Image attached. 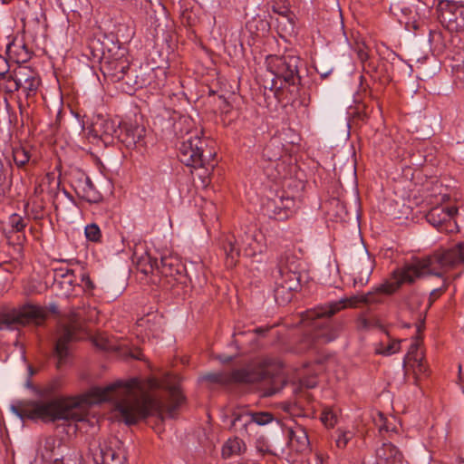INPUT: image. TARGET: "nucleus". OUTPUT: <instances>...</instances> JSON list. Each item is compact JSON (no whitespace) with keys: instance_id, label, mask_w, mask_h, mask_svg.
Returning <instances> with one entry per match:
<instances>
[{"instance_id":"obj_1","label":"nucleus","mask_w":464,"mask_h":464,"mask_svg":"<svg viewBox=\"0 0 464 464\" xmlns=\"http://www.w3.org/2000/svg\"><path fill=\"white\" fill-rule=\"evenodd\" d=\"M161 384L156 379L141 382L137 378L130 381H117L105 387H92L87 392L75 397H61L49 401H39L31 407L18 411H13L21 418L43 419L55 421L63 420L72 422H83L89 420L90 407L107 401H113L115 410L122 420L132 425L150 414L160 413L164 409L169 414L182 402L184 397L177 386L169 388L170 403L157 399L150 393V390L160 388Z\"/></svg>"},{"instance_id":"obj_2","label":"nucleus","mask_w":464,"mask_h":464,"mask_svg":"<svg viewBox=\"0 0 464 464\" xmlns=\"http://www.w3.org/2000/svg\"><path fill=\"white\" fill-rule=\"evenodd\" d=\"M433 270L432 256L413 258L410 263L394 269L388 278L367 294L353 295L317 307L307 312L306 317L310 320H316L324 316L330 317L346 307L354 308L362 304L382 303L385 296L397 292L403 284H412L416 279L430 276L433 274Z\"/></svg>"},{"instance_id":"obj_3","label":"nucleus","mask_w":464,"mask_h":464,"mask_svg":"<svg viewBox=\"0 0 464 464\" xmlns=\"http://www.w3.org/2000/svg\"><path fill=\"white\" fill-rule=\"evenodd\" d=\"M202 380L212 383L227 385L237 383H260L264 396L269 397L282 389V380L272 375L270 371L264 366L255 368L235 370L232 372H210L203 375Z\"/></svg>"},{"instance_id":"obj_4","label":"nucleus","mask_w":464,"mask_h":464,"mask_svg":"<svg viewBox=\"0 0 464 464\" xmlns=\"http://www.w3.org/2000/svg\"><path fill=\"white\" fill-rule=\"evenodd\" d=\"M192 121L188 117H180L173 125L174 131L183 139L179 147V159L186 166L197 169L206 165L212 157L207 151V143L198 131H190Z\"/></svg>"},{"instance_id":"obj_5","label":"nucleus","mask_w":464,"mask_h":464,"mask_svg":"<svg viewBox=\"0 0 464 464\" xmlns=\"http://www.w3.org/2000/svg\"><path fill=\"white\" fill-rule=\"evenodd\" d=\"M300 260L293 254L285 253L278 261L276 269L273 272L275 278V299L280 304L289 303L293 292L300 285Z\"/></svg>"},{"instance_id":"obj_6","label":"nucleus","mask_w":464,"mask_h":464,"mask_svg":"<svg viewBox=\"0 0 464 464\" xmlns=\"http://www.w3.org/2000/svg\"><path fill=\"white\" fill-rule=\"evenodd\" d=\"M124 49L118 48V52L111 57H104V61L102 63V70L105 77L113 82H122V85H126V88L122 86V89L129 92L134 90V86L138 84V82L130 71V63L126 57H124Z\"/></svg>"},{"instance_id":"obj_7","label":"nucleus","mask_w":464,"mask_h":464,"mask_svg":"<svg viewBox=\"0 0 464 464\" xmlns=\"http://www.w3.org/2000/svg\"><path fill=\"white\" fill-rule=\"evenodd\" d=\"M47 312L41 306L27 304L18 310L0 316V330L14 329L28 324L40 325L45 320Z\"/></svg>"},{"instance_id":"obj_8","label":"nucleus","mask_w":464,"mask_h":464,"mask_svg":"<svg viewBox=\"0 0 464 464\" xmlns=\"http://www.w3.org/2000/svg\"><path fill=\"white\" fill-rule=\"evenodd\" d=\"M41 80L38 73L28 66H17L13 70V77L5 84L6 92L21 90L26 98L34 97L39 89Z\"/></svg>"},{"instance_id":"obj_9","label":"nucleus","mask_w":464,"mask_h":464,"mask_svg":"<svg viewBox=\"0 0 464 464\" xmlns=\"http://www.w3.org/2000/svg\"><path fill=\"white\" fill-rule=\"evenodd\" d=\"M300 58L294 54H285L272 58L269 66L276 79L283 80L285 84L297 88L301 78L298 73Z\"/></svg>"},{"instance_id":"obj_10","label":"nucleus","mask_w":464,"mask_h":464,"mask_svg":"<svg viewBox=\"0 0 464 464\" xmlns=\"http://www.w3.org/2000/svg\"><path fill=\"white\" fill-rule=\"evenodd\" d=\"M464 264V244H458L453 248L437 254V278L442 277L443 286L455 276H446L451 268Z\"/></svg>"},{"instance_id":"obj_11","label":"nucleus","mask_w":464,"mask_h":464,"mask_svg":"<svg viewBox=\"0 0 464 464\" xmlns=\"http://www.w3.org/2000/svg\"><path fill=\"white\" fill-rule=\"evenodd\" d=\"M80 330L81 325L75 320H71L69 324L63 325L59 330V335L53 351V355L57 359V368H61L66 363L69 356L68 344L77 338V334Z\"/></svg>"},{"instance_id":"obj_12","label":"nucleus","mask_w":464,"mask_h":464,"mask_svg":"<svg viewBox=\"0 0 464 464\" xmlns=\"http://www.w3.org/2000/svg\"><path fill=\"white\" fill-rule=\"evenodd\" d=\"M295 207V198L282 192L268 198L264 204V210L269 218L285 220L292 215Z\"/></svg>"},{"instance_id":"obj_13","label":"nucleus","mask_w":464,"mask_h":464,"mask_svg":"<svg viewBox=\"0 0 464 464\" xmlns=\"http://www.w3.org/2000/svg\"><path fill=\"white\" fill-rule=\"evenodd\" d=\"M183 265L173 256H163L158 264L157 276L166 280V285H174L175 283H184L185 276Z\"/></svg>"},{"instance_id":"obj_14","label":"nucleus","mask_w":464,"mask_h":464,"mask_svg":"<svg viewBox=\"0 0 464 464\" xmlns=\"http://www.w3.org/2000/svg\"><path fill=\"white\" fill-rule=\"evenodd\" d=\"M273 420V415L267 411L250 412L247 411H242L234 412L232 426L236 430L246 431L247 427L253 423L264 426L272 422Z\"/></svg>"},{"instance_id":"obj_15","label":"nucleus","mask_w":464,"mask_h":464,"mask_svg":"<svg viewBox=\"0 0 464 464\" xmlns=\"http://www.w3.org/2000/svg\"><path fill=\"white\" fill-rule=\"evenodd\" d=\"M72 187L76 195L90 203H98L102 200V194L96 189L92 179L85 173H79L72 179Z\"/></svg>"},{"instance_id":"obj_16","label":"nucleus","mask_w":464,"mask_h":464,"mask_svg":"<svg viewBox=\"0 0 464 464\" xmlns=\"http://www.w3.org/2000/svg\"><path fill=\"white\" fill-rule=\"evenodd\" d=\"M65 451H67V447L60 440L48 437L41 450V457L44 461L50 464H64Z\"/></svg>"},{"instance_id":"obj_17","label":"nucleus","mask_w":464,"mask_h":464,"mask_svg":"<svg viewBox=\"0 0 464 464\" xmlns=\"http://www.w3.org/2000/svg\"><path fill=\"white\" fill-rule=\"evenodd\" d=\"M93 131L105 144L119 140L121 122L112 119H98L93 124Z\"/></svg>"},{"instance_id":"obj_18","label":"nucleus","mask_w":464,"mask_h":464,"mask_svg":"<svg viewBox=\"0 0 464 464\" xmlns=\"http://www.w3.org/2000/svg\"><path fill=\"white\" fill-rule=\"evenodd\" d=\"M375 456L380 464H406L402 452L390 441H383L375 450Z\"/></svg>"},{"instance_id":"obj_19","label":"nucleus","mask_w":464,"mask_h":464,"mask_svg":"<svg viewBox=\"0 0 464 464\" xmlns=\"http://www.w3.org/2000/svg\"><path fill=\"white\" fill-rule=\"evenodd\" d=\"M417 2L418 0H394L391 4L390 10L401 24H409L415 19Z\"/></svg>"},{"instance_id":"obj_20","label":"nucleus","mask_w":464,"mask_h":464,"mask_svg":"<svg viewBox=\"0 0 464 464\" xmlns=\"http://www.w3.org/2000/svg\"><path fill=\"white\" fill-rule=\"evenodd\" d=\"M457 11L454 5L440 1L437 5V22L450 31L457 29Z\"/></svg>"},{"instance_id":"obj_21","label":"nucleus","mask_w":464,"mask_h":464,"mask_svg":"<svg viewBox=\"0 0 464 464\" xmlns=\"http://www.w3.org/2000/svg\"><path fill=\"white\" fill-rule=\"evenodd\" d=\"M288 444L296 452H304L309 449V439L303 426H295L288 430Z\"/></svg>"},{"instance_id":"obj_22","label":"nucleus","mask_w":464,"mask_h":464,"mask_svg":"<svg viewBox=\"0 0 464 464\" xmlns=\"http://www.w3.org/2000/svg\"><path fill=\"white\" fill-rule=\"evenodd\" d=\"M316 332L314 337L322 343L334 341L342 330V324L339 323H314Z\"/></svg>"},{"instance_id":"obj_23","label":"nucleus","mask_w":464,"mask_h":464,"mask_svg":"<svg viewBox=\"0 0 464 464\" xmlns=\"http://www.w3.org/2000/svg\"><path fill=\"white\" fill-rule=\"evenodd\" d=\"M121 132L119 140L127 147L135 146L142 140L145 135V130L134 124H124L122 129L121 128Z\"/></svg>"},{"instance_id":"obj_24","label":"nucleus","mask_w":464,"mask_h":464,"mask_svg":"<svg viewBox=\"0 0 464 464\" xmlns=\"http://www.w3.org/2000/svg\"><path fill=\"white\" fill-rule=\"evenodd\" d=\"M7 53L14 58L17 63L27 62L31 53L23 41H14L7 45Z\"/></svg>"},{"instance_id":"obj_25","label":"nucleus","mask_w":464,"mask_h":464,"mask_svg":"<svg viewBox=\"0 0 464 464\" xmlns=\"http://www.w3.org/2000/svg\"><path fill=\"white\" fill-rule=\"evenodd\" d=\"M246 450V446L245 442L237 438H232L226 441V443L222 447V457L225 459L231 458L235 455H240L245 452Z\"/></svg>"},{"instance_id":"obj_26","label":"nucleus","mask_w":464,"mask_h":464,"mask_svg":"<svg viewBox=\"0 0 464 464\" xmlns=\"http://www.w3.org/2000/svg\"><path fill=\"white\" fill-rule=\"evenodd\" d=\"M13 159L18 167H23L30 160L36 162V158L29 145H20L13 149Z\"/></svg>"},{"instance_id":"obj_27","label":"nucleus","mask_w":464,"mask_h":464,"mask_svg":"<svg viewBox=\"0 0 464 464\" xmlns=\"http://www.w3.org/2000/svg\"><path fill=\"white\" fill-rule=\"evenodd\" d=\"M282 155V147L276 140H271L263 150L262 156L265 160L270 161L272 168L276 169L280 166L277 160Z\"/></svg>"},{"instance_id":"obj_28","label":"nucleus","mask_w":464,"mask_h":464,"mask_svg":"<svg viewBox=\"0 0 464 464\" xmlns=\"http://www.w3.org/2000/svg\"><path fill=\"white\" fill-rule=\"evenodd\" d=\"M100 458L102 464H123L125 459L121 452L106 445L101 446Z\"/></svg>"},{"instance_id":"obj_29","label":"nucleus","mask_w":464,"mask_h":464,"mask_svg":"<svg viewBox=\"0 0 464 464\" xmlns=\"http://www.w3.org/2000/svg\"><path fill=\"white\" fill-rule=\"evenodd\" d=\"M423 354L420 350V340L415 339L410 345L407 354L404 357L403 364H410L411 362L416 363L420 368V371L422 370V361Z\"/></svg>"},{"instance_id":"obj_30","label":"nucleus","mask_w":464,"mask_h":464,"mask_svg":"<svg viewBox=\"0 0 464 464\" xmlns=\"http://www.w3.org/2000/svg\"><path fill=\"white\" fill-rule=\"evenodd\" d=\"M159 261L150 254L144 253L137 260L138 269L144 275L154 274L158 270Z\"/></svg>"},{"instance_id":"obj_31","label":"nucleus","mask_w":464,"mask_h":464,"mask_svg":"<svg viewBox=\"0 0 464 464\" xmlns=\"http://www.w3.org/2000/svg\"><path fill=\"white\" fill-rule=\"evenodd\" d=\"M276 26L281 36H292L296 34L295 15L276 19Z\"/></svg>"},{"instance_id":"obj_32","label":"nucleus","mask_w":464,"mask_h":464,"mask_svg":"<svg viewBox=\"0 0 464 464\" xmlns=\"http://www.w3.org/2000/svg\"><path fill=\"white\" fill-rule=\"evenodd\" d=\"M238 245L239 243L233 237H227L223 244L224 252L230 266L235 263L236 258L239 256Z\"/></svg>"},{"instance_id":"obj_33","label":"nucleus","mask_w":464,"mask_h":464,"mask_svg":"<svg viewBox=\"0 0 464 464\" xmlns=\"http://www.w3.org/2000/svg\"><path fill=\"white\" fill-rule=\"evenodd\" d=\"M401 342L402 340L393 339L391 340L387 345L383 343H379L375 347V353L384 356L394 354L401 350Z\"/></svg>"},{"instance_id":"obj_34","label":"nucleus","mask_w":464,"mask_h":464,"mask_svg":"<svg viewBox=\"0 0 464 464\" xmlns=\"http://www.w3.org/2000/svg\"><path fill=\"white\" fill-rule=\"evenodd\" d=\"M13 77V71H10L8 61L0 55V81L2 87L5 90V84Z\"/></svg>"},{"instance_id":"obj_35","label":"nucleus","mask_w":464,"mask_h":464,"mask_svg":"<svg viewBox=\"0 0 464 464\" xmlns=\"http://www.w3.org/2000/svg\"><path fill=\"white\" fill-rule=\"evenodd\" d=\"M86 238L92 242H99L102 238V231L95 223L88 224L84 228Z\"/></svg>"},{"instance_id":"obj_36","label":"nucleus","mask_w":464,"mask_h":464,"mask_svg":"<svg viewBox=\"0 0 464 464\" xmlns=\"http://www.w3.org/2000/svg\"><path fill=\"white\" fill-rule=\"evenodd\" d=\"M337 438L335 440L336 446L339 449H343L346 447L348 442L353 439V432L350 430H337Z\"/></svg>"},{"instance_id":"obj_37","label":"nucleus","mask_w":464,"mask_h":464,"mask_svg":"<svg viewBox=\"0 0 464 464\" xmlns=\"http://www.w3.org/2000/svg\"><path fill=\"white\" fill-rule=\"evenodd\" d=\"M260 236V233L257 234L256 231H254L251 235L246 233L245 237L241 238L240 244L253 249V251L256 252L257 249L255 246V243L257 242V237ZM258 251L261 252V249H258Z\"/></svg>"},{"instance_id":"obj_38","label":"nucleus","mask_w":464,"mask_h":464,"mask_svg":"<svg viewBox=\"0 0 464 464\" xmlns=\"http://www.w3.org/2000/svg\"><path fill=\"white\" fill-rule=\"evenodd\" d=\"M9 225L14 231L19 232L26 227V221L20 215L13 214L9 218Z\"/></svg>"},{"instance_id":"obj_39","label":"nucleus","mask_w":464,"mask_h":464,"mask_svg":"<svg viewBox=\"0 0 464 464\" xmlns=\"http://www.w3.org/2000/svg\"><path fill=\"white\" fill-rule=\"evenodd\" d=\"M372 274V268L367 267L363 272L362 271L359 276H354L353 278V285L362 286L366 285L369 281L370 276Z\"/></svg>"},{"instance_id":"obj_40","label":"nucleus","mask_w":464,"mask_h":464,"mask_svg":"<svg viewBox=\"0 0 464 464\" xmlns=\"http://www.w3.org/2000/svg\"><path fill=\"white\" fill-rule=\"evenodd\" d=\"M60 284L63 287L66 288L67 291L72 290L74 285H79L77 282L76 273H69L68 276H64Z\"/></svg>"},{"instance_id":"obj_41","label":"nucleus","mask_w":464,"mask_h":464,"mask_svg":"<svg viewBox=\"0 0 464 464\" xmlns=\"http://www.w3.org/2000/svg\"><path fill=\"white\" fill-rule=\"evenodd\" d=\"M80 278L81 284H79L78 285H81L85 292H92L94 289V284L91 280L88 274L81 272Z\"/></svg>"},{"instance_id":"obj_42","label":"nucleus","mask_w":464,"mask_h":464,"mask_svg":"<svg viewBox=\"0 0 464 464\" xmlns=\"http://www.w3.org/2000/svg\"><path fill=\"white\" fill-rule=\"evenodd\" d=\"M256 449L261 454H273L267 440L264 437H260L256 441Z\"/></svg>"},{"instance_id":"obj_43","label":"nucleus","mask_w":464,"mask_h":464,"mask_svg":"<svg viewBox=\"0 0 464 464\" xmlns=\"http://www.w3.org/2000/svg\"><path fill=\"white\" fill-rule=\"evenodd\" d=\"M321 420L326 427L332 428L336 423V416L332 411L327 410L323 412Z\"/></svg>"},{"instance_id":"obj_44","label":"nucleus","mask_w":464,"mask_h":464,"mask_svg":"<svg viewBox=\"0 0 464 464\" xmlns=\"http://www.w3.org/2000/svg\"><path fill=\"white\" fill-rule=\"evenodd\" d=\"M61 385L62 384L60 380H54L43 389V394L45 396H49L54 393L61 387Z\"/></svg>"},{"instance_id":"obj_45","label":"nucleus","mask_w":464,"mask_h":464,"mask_svg":"<svg viewBox=\"0 0 464 464\" xmlns=\"http://www.w3.org/2000/svg\"><path fill=\"white\" fill-rule=\"evenodd\" d=\"M55 278L63 279L64 276H68L69 273H76V270L70 269L68 267H59L55 269Z\"/></svg>"},{"instance_id":"obj_46","label":"nucleus","mask_w":464,"mask_h":464,"mask_svg":"<svg viewBox=\"0 0 464 464\" xmlns=\"http://www.w3.org/2000/svg\"><path fill=\"white\" fill-rule=\"evenodd\" d=\"M380 419L383 422L380 425V431L385 430L387 432L389 431H395V428L392 427L387 418H385L382 414H380Z\"/></svg>"},{"instance_id":"obj_47","label":"nucleus","mask_w":464,"mask_h":464,"mask_svg":"<svg viewBox=\"0 0 464 464\" xmlns=\"http://www.w3.org/2000/svg\"><path fill=\"white\" fill-rule=\"evenodd\" d=\"M441 212L445 214V217L451 218L458 213V208L455 206L441 207Z\"/></svg>"},{"instance_id":"obj_48","label":"nucleus","mask_w":464,"mask_h":464,"mask_svg":"<svg viewBox=\"0 0 464 464\" xmlns=\"http://www.w3.org/2000/svg\"><path fill=\"white\" fill-rule=\"evenodd\" d=\"M272 10H273L274 13H276V14H279V16H280L279 18H284V16L289 17L290 15L293 14L292 12L289 9L285 8V7H284V8H277L276 6L274 5L272 7Z\"/></svg>"},{"instance_id":"obj_49","label":"nucleus","mask_w":464,"mask_h":464,"mask_svg":"<svg viewBox=\"0 0 464 464\" xmlns=\"http://www.w3.org/2000/svg\"><path fill=\"white\" fill-rule=\"evenodd\" d=\"M452 68L455 70L457 77L464 82V61L463 63H456L452 66Z\"/></svg>"},{"instance_id":"obj_50","label":"nucleus","mask_w":464,"mask_h":464,"mask_svg":"<svg viewBox=\"0 0 464 464\" xmlns=\"http://www.w3.org/2000/svg\"><path fill=\"white\" fill-rule=\"evenodd\" d=\"M265 171H266V175H267L270 179H278V178H279V173H278V174H274V173H273V171H272V169H270V167H266V168L265 169Z\"/></svg>"},{"instance_id":"obj_51","label":"nucleus","mask_w":464,"mask_h":464,"mask_svg":"<svg viewBox=\"0 0 464 464\" xmlns=\"http://www.w3.org/2000/svg\"><path fill=\"white\" fill-rule=\"evenodd\" d=\"M426 219L430 224L435 226V217L431 210L426 215Z\"/></svg>"},{"instance_id":"obj_52","label":"nucleus","mask_w":464,"mask_h":464,"mask_svg":"<svg viewBox=\"0 0 464 464\" xmlns=\"http://www.w3.org/2000/svg\"><path fill=\"white\" fill-rule=\"evenodd\" d=\"M220 360L223 362H228L231 361V357H224V358H220Z\"/></svg>"},{"instance_id":"obj_53","label":"nucleus","mask_w":464,"mask_h":464,"mask_svg":"<svg viewBox=\"0 0 464 464\" xmlns=\"http://www.w3.org/2000/svg\"><path fill=\"white\" fill-rule=\"evenodd\" d=\"M442 228H443V225H441V224H437V230L441 231V230H442Z\"/></svg>"},{"instance_id":"obj_54","label":"nucleus","mask_w":464,"mask_h":464,"mask_svg":"<svg viewBox=\"0 0 464 464\" xmlns=\"http://www.w3.org/2000/svg\"><path fill=\"white\" fill-rule=\"evenodd\" d=\"M320 72V73L322 74V76H324V77H325V76H327V75L329 74V72Z\"/></svg>"},{"instance_id":"obj_55","label":"nucleus","mask_w":464,"mask_h":464,"mask_svg":"<svg viewBox=\"0 0 464 464\" xmlns=\"http://www.w3.org/2000/svg\"><path fill=\"white\" fill-rule=\"evenodd\" d=\"M102 349H107L108 346L105 344H98Z\"/></svg>"},{"instance_id":"obj_56","label":"nucleus","mask_w":464,"mask_h":464,"mask_svg":"<svg viewBox=\"0 0 464 464\" xmlns=\"http://www.w3.org/2000/svg\"><path fill=\"white\" fill-rule=\"evenodd\" d=\"M457 464H464V460H463V459H458V463H457Z\"/></svg>"},{"instance_id":"obj_57","label":"nucleus","mask_w":464,"mask_h":464,"mask_svg":"<svg viewBox=\"0 0 464 464\" xmlns=\"http://www.w3.org/2000/svg\"><path fill=\"white\" fill-rule=\"evenodd\" d=\"M307 386L310 387V388H313L314 386V384L311 383V384H308Z\"/></svg>"},{"instance_id":"obj_58","label":"nucleus","mask_w":464,"mask_h":464,"mask_svg":"<svg viewBox=\"0 0 464 464\" xmlns=\"http://www.w3.org/2000/svg\"><path fill=\"white\" fill-rule=\"evenodd\" d=\"M446 198H448V196L443 195V196H442V200H445V199H446Z\"/></svg>"},{"instance_id":"obj_59","label":"nucleus","mask_w":464,"mask_h":464,"mask_svg":"<svg viewBox=\"0 0 464 464\" xmlns=\"http://www.w3.org/2000/svg\"><path fill=\"white\" fill-rule=\"evenodd\" d=\"M433 295H435V290L431 291L430 296H433Z\"/></svg>"},{"instance_id":"obj_60","label":"nucleus","mask_w":464,"mask_h":464,"mask_svg":"<svg viewBox=\"0 0 464 464\" xmlns=\"http://www.w3.org/2000/svg\"><path fill=\"white\" fill-rule=\"evenodd\" d=\"M162 279L166 282V280L163 277L160 278V281H162Z\"/></svg>"}]
</instances>
